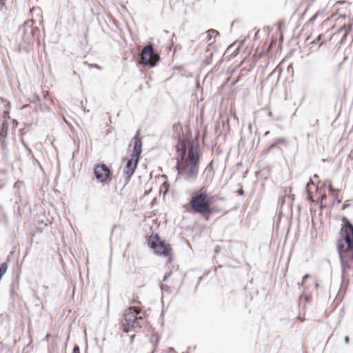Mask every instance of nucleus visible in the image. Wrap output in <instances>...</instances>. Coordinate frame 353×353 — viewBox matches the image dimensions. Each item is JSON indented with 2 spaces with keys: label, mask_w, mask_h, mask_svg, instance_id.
I'll return each mask as SVG.
<instances>
[{
  "label": "nucleus",
  "mask_w": 353,
  "mask_h": 353,
  "mask_svg": "<svg viewBox=\"0 0 353 353\" xmlns=\"http://www.w3.org/2000/svg\"><path fill=\"white\" fill-rule=\"evenodd\" d=\"M176 151V169L178 174L185 179H194L197 176L199 165V148L194 141L182 137H179L175 146Z\"/></svg>",
  "instance_id": "obj_1"
},
{
  "label": "nucleus",
  "mask_w": 353,
  "mask_h": 353,
  "mask_svg": "<svg viewBox=\"0 0 353 353\" xmlns=\"http://www.w3.org/2000/svg\"><path fill=\"white\" fill-rule=\"evenodd\" d=\"M343 222L344 224L337 241V250L342 265V286L347 288L350 279L353 278V225L345 217Z\"/></svg>",
  "instance_id": "obj_2"
},
{
  "label": "nucleus",
  "mask_w": 353,
  "mask_h": 353,
  "mask_svg": "<svg viewBox=\"0 0 353 353\" xmlns=\"http://www.w3.org/2000/svg\"><path fill=\"white\" fill-rule=\"evenodd\" d=\"M213 196L210 195L206 187L203 186L194 190L188 203L183 207L188 212L201 216L208 220L214 212L212 207Z\"/></svg>",
  "instance_id": "obj_3"
},
{
  "label": "nucleus",
  "mask_w": 353,
  "mask_h": 353,
  "mask_svg": "<svg viewBox=\"0 0 353 353\" xmlns=\"http://www.w3.org/2000/svg\"><path fill=\"white\" fill-rule=\"evenodd\" d=\"M123 330L125 332L140 329L146 323L145 312L139 306H132L125 310Z\"/></svg>",
  "instance_id": "obj_4"
},
{
  "label": "nucleus",
  "mask_w": 353,
  "mask_h": 353,
  "mask_svg": "<svg viewBox=\"0 0 353 353\" xmlns=\"http://www.w3.org/2000/svg\"><path fill=\"white\" fill-rule=\"evenodd\" d=\"M148 243L155 254L167 258L169 262L172 261V248L170 243L161 239L159 234L148 236Z\"/></svg>",
  "instance_id": "obj_5"
},
{
  "label": "nucleus",
  "mask_w": 353,
  "mask_h": 353,
  "mask_svg": "<svg viewBox=\"0 0 353 353\" xmlns=\"http://www.w3.org/2000/svg\"><path fill=\"white\" fill-rule=\"evenodd\" d=\"M132 142L134 144L133 152L130 157L128 159L125 168L123 170L127 181H129L134 174L142 151V141L138 134L133 138Z\"/></svg>",
  "instance_id": "obj_6"
},
{
  "label": "nucleus",
  "mask_w": 353,
  "mask_h": 353,
  "mask_svg": "<svg viewBox=\"0 0 353 353\" xmlns=\"http://www.w3.org/2000/svg\"><path fill=\"white\" fill-rule=\"evenodd\" d=\"M141 59L143 65L154 66L159 60V56L154 52L151 45H148L142 50Z\"/></svg>",
  "instance_id": "obj_7"
},
{
  "label": "nucleus",
  "mask_w": 353,
  "mask_h": 353,
  "mask_svg": "<svg viewBox=\"0 0 353 353\" xmlns=\"http://www.w3.org/2000/svg\"><path fill=\"white\" fill-rule=\"evenodd\" d=\"M94 174L96 179L101 183L110 180L111 171L104 163H98L94 167Z\"/></svg>",
  "instance_id": "obj_8"
},
{
  "label": "nucleus",
  "mask_w": 353,
  "mask_h": 353,
  "mask_svg": "<svg viewBox=\"0 0 353 353\" xmlns=\"http://www.w3.org/2000/svg\"><path fill=\"white\" fill-rule=\"evenodd\" d=\"M328 188H329L330 194L334 199L333 205L340 203L343 199V197L340 194V190L334 189L331 184L329 185Z\"/></svg>",
  "instance_id": "obj_9"
},
{
  "label": "nucleus",
  "mask_w": 353,
  "mask_h": 353,
  "mask_svg": "<svg viewBox=\"0 0 353 353\" xmlns=\"http://www.w3.org/2000/svg\"><path fill=\"white\" fill-rule=\"evenodd\" d=\"M310 279L311 283L313 285H314L315 288L316 289L318 287V284L316 283V281L315 279L312 278L311 275L310 274H305L302 280L301 285L304 288V289L307 290L309 288V285L307 283V280Z\"/></svg>",
  "instance_id": "obj_10"
},
{
  "label": "nucleus",
  "mask_w": 353,
  "mask_h": 353,
  "mask_svg": "<svg viewBox=\"0 0 353 353\" xmlns=\"http://www.w3.org/2000/svg\"><path fill=\"white\" fill-rule=\"evenodd\" d=\"M218 34H219V32L216 30H213V29L209 30L207 32V35L208 37V41L209 42V44H212L214 42V40L212 41V39H214Z\"/></svg>",
  "instance_id": "obj_11"
},
{
  "label": "nucleus",
  "mask_w": 353,
  "mask_h": 353,
  "mask_svg": "<svg viewBox=\"0 0 353 353\" xmlns=\"http://www.w3.org/2000/svg\"><path fill=\"white\" fill-rule=\"evenodd\" d=\"M173 130L175 132L179 134V132L182 131V125L180 123L174 124Z\"/></svg>",
  "instance_id": "obj_12"
},
{
  "label": "nucleus",
  "mask_w": 353,
  "mask_h": 353,
  "mask_svg": "<svg viewBox=\"0 0 353 353\" xmlns=\"http://www.w3.org/2000/svg\"><path fill=\"white\" fill-rule=\"evenodd\" d=\"M321 37H322V35L321 34H319L317 38L314 40L313 41L310 42L311 44L312 43H318L319 44V47H320L321 46H322L323 44V42L321 41Z\"/></svg>",
  "instance_id": "obj_13"
},
{
  "label": "nucleus",
  "mask_w": 353,
  "mask_h": 353,
  "mask_svg": "<svg viewBox=\"0 0 353 353\" xmlns=\"http://www.w3.org/2000/svg\"><path fill=\"white\" fill-rule=\"evenodd\" d=\"M283 72V68L281 66V63H279L272 71V74L277 73L279 75L281 74Z\"/></svg>",
  "instance_id": "obj_14"
},
{
  "label": "nucleus",
  "mask_w": 353,
  "mask_h": 353,
  "mask_svg": "<svg viewBox=\"0 0 353 353\" xmlns=\"http://www.w3.org/2000/svg\"><path fill=\"white\" fill-rule=\"evenodd\" d=\"M151 341L153 344V346L155 347L157 345V344L159 342V336L157 334H152V338H151Z\"/></svg>",
  "instance_id": "obj_15"
},
{
  "label": "nucleus",
  "mask_w": 353,
  "mask_h": 353,
  "mask_svg": "<svg viewBox=\"0 0 353 353\" xmlns=\"http://www.w3.org/2000/svg\"><path fill=\"white\" fill-rule=\"evenodd\" d=\"M168 188H169V184L167 182H164L163 183V185H161L160 190L161 191L163 190L164 194H165L168 190Z\"/></svg>",
  "instance_id": "obj_16"
},
{
  "label": "nucleus",
  "mask_w": 353,
  "mask_h": 353,
  "mask_svg": "<svg viewBox=\"0 0 353 353\" xmlns=\"http://www.w3.org/2000/svg\"><path fill=\"white\" fill-rule=\"evenodd\" d=\"M301 298L304 299L306 302H308L310 300L311 296L310 295L305 294H303L301 296Z\"/></svg>",
  "instance_id": "obj_17"
},
{
  "label": "nucleus",
  "mask_w": 353,
  "mask_h": 353,
  "mask_svg": "<svg viewBox=\"0 0 353 353\" xmlns=\"http://www.w3.org/2000/svg\"><path fill=\"white\" fill-rule=\"evenodd\" d=\"M326 199V195L323 194L321 196V207H323V201Z\"/></svg>",
  "instance_id": "obj_18"
},
{
  "label": "nucleus",
  "mask_w": 353,
  "mask_h": 353,
  "mask_svg": "<svg viewBox=\"0 0 353 353\" xmlns=\"http://www.w3.org/2000/svg\"><path fill=\"white\" fill-rule=\"evenodd\" d=\"M170 274H171V272H170V273H168V274H166V275L165 276V277H164V281H165V280L168 279V277Z\"/></svg>",
  "instance_id": "obj_19"
},
{
  "label": "nucleus",
  "mask_w": 353,
  "mask_h": 353,
  "mask_svg": "<svg viewBox=\"0 0 353 353\" xmlns=\"http://www.w3.org/2000/svg\"><path fill=\"white\" fill-rule=\"evenodd\" d=\"M134 334L132 335L131 336V342L132 343L133 342V340H134Z\"/></svg>",
  "instance_id": "obj_20"
},
{
  "label": "nucleus",
  "mask_w": 353,
  "mask_h": 353,
  "mask_svg": "<svg viewBox=\"0 0 353 353\" xmlns=\"http://www.w3.org/2000/svg\"><path fill=\"white\" fill-rule=\"evenodd\" d=\"M77 351H79V348L78 347L74 348V353L77 352Z\"/></svg>",
  "instance_id": "obj_21"
},
{
  "label": "nucleus",
  "mask_w": 353,
  "mask_h": 353,
  "mask_svg": "<svg viewBox=\"0 0 353 353\" xmlns=\"http://www.w3.org/2000/svg\"><path fill=\"white\" fill-rule=\"evenodd\" d=\"M345 207H347V205H343V209L344 210L345 208Z\"/></svg>",
  "instance_id": "obj_22"
},
{
  "label": "nucleus",
  "mask_w": 353,
  "mask_h": 353,
  "mask_svg": "<svg viewBox=\"0 0 353 353\" xmlns=\"http://www.w3.org/2000/svg\"><path fill=\"white\" fill-rule=\"evenodd\" d=\"M3 132H3V129H2V131L1 132V134H3Z\"/></svg>",
  "instance_id": "obj_23"
},
{
  "label": "nucleus",
  "mask_w": 353,
  "mask_h": 353,
  "mask_svg": "<svg viewBox=\"0 0 353 353\" xmlns=\"http://www.w3.org/2000/svg\"><path fill=\"white\" fill-rule=\"evenodd\" d=\"M348 340H349V339H348V337H346V338H345V341H346V342H347V341H348Z\"/></svg>",
  "instance_id": "obj_24"
}]
</instances>
